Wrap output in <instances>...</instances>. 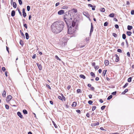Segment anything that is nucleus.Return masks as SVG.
<instances>
[{"mask_svg":"<svg viewBox=\"0 0 134 134\" xmlns=\"http://www.w3.org/2000/svg\"><path fill=\"white\" fill-rule=\"evenodd\" d=\"M2 70L3 72H4L5 71L6 69L5 67H3L2 68Z\"/></svg>","mask_w":134,"mask_h":134,"instance_id":"obj_55","label":"nucleus"},{"mask_svg":"<svg viewBox=\"0 0 134 134\" xmlns=\"http://www.w3.org/2000/svg\"><path fill=\"white\" fill-rule=\"evenodd\" d=\"M20 32L21 34V36L23 38H25V36L24 34L23 33L22 31L21 30H20Z\"/></svg>","mask_w":134,"mask_h":134,"instance_id":"obj_14","label":"nucleus"},{"mask_svg":"<svg viewBox=\"0 0 134 134\" xmlns=\"http://www.w3.org/2000/svg\"><path fill=\"white\" fill-rule=\"evenodd\" d=\"M76 91L77 93H81L82 92L81 90L79 89H77Z\"/></svg>","mask_w":134,"mask_h":134,"instance_id":"obj_35","label":"nucleus"},{"mask_svg":"<svg viewBox=\"0 0 134 134\" xmlns=\"http://www.w3.org/2000/svg\"><path fill=\"white\" fill-rule=\"evenodd\" d=\"M20 44L22 46H23L24 44V41L21 40H20L19 42Z\"/></svg>","mask_w":134,"mask_h":134,"instance_id":"obj_27","label":"nucleus"},{"mask_svg":"<svg viewBox=\"0 0 134 134\" xmlns=\"http://www.w3.org/2000/svg\"><path fill=\"white\" fill-rule=\"evenodd\" d=\"M36 65H37L39 70H41L42 69V65L41 64H39L38 63H37Z\"/></svg>","mask_w":134,"mask_h":134,"instance_id":"obj_11","label":"nucleus"},{"mask_svg":"<svg viewBox=\"0 0 134 134\" xmlns=\"http://www.w3.org/2000/svg\"><path fill=\"white\" fill-rule=\"evenodd\" d=\"M77 113H79V114L81 113V112L80 110L79 109L77 110L76 111Z\"/></svg>","mask_w":134,"mask_h":134,"instance_id":"obj_53","label":"nucleus"},{"mask_svg":"<svg viewBox=\"0 0 134 134\" xmlns=\"http://www.w3.org/2000/svg\"><path fill=\"white\" fill-rule=\"evenodd\" d=\"M122 38L124 40L126 38V35L125 34H123L122 35Z\"/></svg>","mask_w":134,"mask_h":134,"instance_id":"obj_37","label":"nucleus"},{"mask_svg":"<svg viewBox=\"0 0 134 134\" xmlns=\"http://www.w3.org/2000/svg\"><path fill=\"white\" fill-rule=\"evenodd\" d=\"M132 34V33L131 31H128L126 32V34L129 36H130Z\"/></svg>","mask_w":134,"mask_h":134,"instance_id":"obj_29","label":"nucleus"},{"mask_svg":"<svg viewBox=\"0 0 134 134\" xmlns=\"http://www.w3.org/2000/svg\"><path fill=\"white\" fill-rule=\"evenodd\" d=\"M27 10L28 12H29L30 9V6L28 5L27 7Z\"/></svg>","mask_w":134,"mask_h":134,"instance_id":"obj_40","label":"nucleus"},{"mask_svg":"<svg viewBox=\"0 0 134 134\" xmlns=\"http://www.w3.org/2000/svg\"><path fill=\"white\" fill-rule=\"evenodd\" d=\"M114 14L113 13H111L109 14V17L113 18L114 16Z\"/></svg>","mask_w":134,"mask_h":134,"instance_id":"obj_38","label":"nucleus"},{"mask_svg":"<svg viewBox=\"0 0 134 134\" xmlns=\"http://www.w3.org/2000/svg\"><path fill=\"white\" fill-rule=\"evenodd\" d=\"M6 50H7V51L8 52V54H9V47L6 46Z\"/></svg>","mask_w":134,"mask_h":134,"instance_id":"obj_51","label":"nucleus"},{"mask_svg":"<svg viewBox=\"0 0 134 134\" xmlns=\"http://www.w3.org/2000/svg\"><path fill=\"white\" fill-rule=\"evenodd\" d=\"M90 114H89V113H87L86 114V116L88 118V117H90Z\"/></svg>","mask_w":134,"mask_h":134,"instance_id":"obj_62","label":"nucleus"},{"mask_svg":"<svg viewBox=\"0 0 134 134\" xmlns=\"http://www.w3.org/2000/svg\"><path fill=\"white\" fill-rule=\"evenodd\" d=\"M58 14L59 15L63 14H64V11L63 10H60L58 11Z\"/></svg>","mask_w":134,"mask_h":134,"instance_id":"obj_9","label":"nucleus"},{"mask_svg":"<svg viewBox=\"0 0 134 134\" xmlns=\"http://www.w3.org/2000/svg\"><path fill=\"white\" fill-rule=\"evenodd\" d=\"M128 84H129L127 83H126V84H125V85H124V86H123V88H125L126 87L128 86Z\"/></svg>","mask_w":134,"mask_h":134,"instance_id":"obj_48","label":"nucleus"},{"mask_svg":"<svg viewBox=\"0 0 134 134\" xmlns=\"http://www.w3.org/2000/svg\"><path fill=\"white\" fill-rule=\"evenodd\" d=\"M52 122L53 125H54L55 127L56 128H57L58 127H57V125L56 124L55 122L53 121H52Z\"/></svg>","mask_w":134,"mask_h":134,"instance_id":"obj_32","label":"nucleus"},{"mask_svg":"<svg viewBox=\"0 0 134 134\" xmlns=\"http://www.w3.org/2000/svg\"><path fill=\"white\" fill-rule=\"evenodd\" d=\"M55 58L57 60H58L60 61H61L63 63H64V62L62 61L61 59H60L57 55H56L55 56Z\"/></svg>","mask_w":134,"mask_h":134,"instance_id":"obj_16","label":"nucleus"},{"mask_svg":"<svg viewBox=\"0 0 134 134\" xmlns=\"http://www.w3.org/2000/svg\"><path fill=\"white\" fill-rule=\"evenodd\" d=\"M96 108V107L95 106H92V110L93 111L94 110H95Z\"/></svg>","mask_w":134,"mask_h":134,"instance_id":"obj_41","label":"nucleus"},{"mask_svg":"<svg viewBox=\"0 0 134 134\" xmlns=\"http://www.w3.org/2000/svg\"><path fill=\"white\" fill-rule=\"evenodd\" d=\"M19 4L20 5H21L23 3L22 0H18Z\"/></svg>","mask_w":134,"mask_h":134,"instance_id":"obj_44","label":"nucleus"},{"mask_svg":"<svg viewBox=\"0 0 134 134\" xmlns=\"http://www.w3.org/2000/svg\"><path fill=\"white\" fill-rule=\"evenodd\" d=\"M23 114L25 115L27 114L28 113L26 109L23 110Z\"/></svg>","mask_w":134,"mask_h":134,"instance_id":"obj_23","label":"nucleus"},{"mask_svg":"<svg viewBox=\"0 0 134 134\" xmlns=\"http://www.w3.org/2000/svg\"><path fill=\"white\" fill-rule=\"evenodd\" d=\"M80 77V78L83 79H86L85 76L83 74H81L79 76Z\"/></svg>","mask_w":134,"mask_h":134,"instance_id":"obj_21","label":"nucleus"},{"mask_svg":"<svg viewBox=\"0 0 134 134\" xmlns=\"http://www.w3.org/2000/svg\"><path fill=\"white\" fill-rule=\"evenodd\" d=\"M2 95L3 97H5L6 96V92L4 90L3 93H2Z\"/></svg>","mask_w":134,"mask_h":134,"instance_id":"obj_17","label":"nucleus"},{"mask_svg":"<svg viewBox=\"0 0 134 134\" xmlns=\"http://www.w3.org/2000/svg\"><path fill=\"white\" fill-rule=\"evenodd\" d=\"M77 9H75V8H73L71 10H69L68 11V14H70V15L71 16V14H70V13H76L77 12Z\"/></svg>","mask_w":134,"mask_h":134,"instance_id":"obj_4","label":"nucleus"},{"mask_svg":"<svg viewBox=\"0 0 134 134\" xmlns=\"http://www.w3.org/2000/svg\"><path fill=\"white\" fill-rule=\"evenodd\" d=\"M26 38V40H28L29 38V35L27 32H26L25 33Z\"/></svg>","mask_w":134,"mask_h":134,"instance_id":"obj_20","label":"nucleus"},{"mask_svg":"<svg viewBox=\"0 0 134 134\" xmlns=\"http://www.w3.org/2000/svg\"><path fill=\"white\" fill-rule=\"evenodd\" d=\"M76 105L77 103L76 102H74L72 105V106L73 107H76Z\"/></svg>","mask_w":134,"mask_h":134,"instance_id":"obj_22","label":"nucleus"},{"mask_svg":"<svg viewBox=\"0 0 134 134\" xmlns=\"http://www.w3.org/2000/svg\"><path fill=\"white\" fill-rule=\"evenodd\" d=\"M13 5L14 8H15L17 7V4L15 2H13Z\"/></svg>","mask_w":134,"mask_h":134,"instance_id":"obj_18","label":"nucleus"},{"mask_svg":"<svg viewBox=\"0 0 134 134\" xmlns=\"http://www.w3.org/2000/svg\"><path fill=\"white\" fill-rule=\"evenodd\" d=\"M132 28H133V27L132 26H130V25H128L127 26V29L129 30H131V29H132Z\"/></svg>","mask_w":134,"mask_h":134,"instance_id":"obj_26","label":"nucleus"},{"mask_svg":"<svg viewBox=\"0 0 134 134\" xmlns=\"http://www.w3.org/2000/svg\"><path fill=\"white\" fill-rule=\"evenodd\" d=\"M90 75L91 76H93V77H96L94 73L93 72H91Z\"/></svg>","mask_w":134,"mask_h":134,"instance_id":"obj_30","label":"nucleus"},{"mask_svg":"<svg viewBox=\"0 0 134 134\" xmlns=\"http://www.w3.org/2000/svg\"><path fill=\"white\" fill-rule=\"evenodd\" d=\"M131 14L132 15H134V10H132L131 11Z\"/></svg>","mask_w":134,"mask_h":134,"instance_id":"obj_64","label":"nucleus"},{"mask_svg":"<svg viewBox=\"0 0 134 134\" xmlns=\"http://www.w3.org/2000/svg\"><path fill=\"white\" fill-rule=\"evenodd\" d=\"M36 54H34L33 55L32 58L33 59H34L36 58Z\"/></svg>","mask_w":134,"mask_h":134,"instance_id":"obj_60","label":"nucleus"},{"mask_svg":"<svg viewBox=\"0 0 134 134\" xmlns=\"http://www.w3.org/2000/svg\"><path fill=\"white\" fill-rule=\"evenodd\" d=\"M112 35L115 37H116L117 36V35L115 33H113Z\"/></svg>","mask_w":134,"mask_h":134,"instance_id":"obj_49","label":"nucleus"},{"mask_svg":"<svg viewBox=\"0 0 134 134\" xmlns=\"http://www.w3.org/2000/svg\"><path fill=\"white\" fill-rule=\"evenodd\" d=\"M90 39V37H86L85 39V40L86 42L88 43Z\"/></svg>","mask_w":134,"mask_h":134,"instance_id":"obj_36","label":"nucleus"},{"mask_svg":"<svg viewBox=\"0 0 134 134\" xmlns=\"http://www.w3.org/2000/svg\"><path fill=\"white\" fill-rule=\"evenodd\" d=\"M62 97V98L64 100V101L65 100V97L63 96V94H62L61 95Z\"/></svg>","mask_w":134,"mask_h":134,"instance_id":"obj_52","label":"nucleus"},{"mask_svg":"<svg viewBox=\"0 0 134 134\" xmlns=\"http://www.w3.org/2000/svg\"><path fill=\"white\" fill-rule=\"evenodd\" d=\"M100 11L102 12H104L105 11V9L104 8H101L100 9Z\"/></svg>","mask_w":134,"mask_h":134,"instance_id":"obj_39","label":"nucleus"},{"mask_svg":"<svg viewBox=\"0 0 134 134\" xmlns=\"http://www.w3.org/2000/svg\"><path fill=\"white\" fill-rule=\"evenodd\" d=\"M64 23L61 20H58L54 22L51 26L52 31L55 34L61 32L64 26Z\"/></svg>","mask_w":134,"mask_h":134,"instance_id":"obj_1","label":"nucleus"},{"mask_svg":"<svg viewBox=\"0 0 134 134\" xmlns=\"http://www.w3.org/2000/svg\"><path fill=\"white\" fill-rule=\"evenodd\" d=\"M58 98L59 99H60V100L63 101V99L62 97L60 96H59L58 97Z\"/></svg>","mask_w":134,"mask_h":134,"instance_id":"obj_59","label":"nucleus"},{"mask_svg":"<svg viewBox=\"0 0 134 134\" xmlns=\"http://www.w3.org/2000/svg\"><path fill=\"white\" fill-rule=\"evenodd\" d=\"M12 97L11 95L8 96L6 97V101L7 102H8L12 98Z\"/></svg>","mask_w":134,"mask_h":134,"instance_id":"obj_7","label":"nucleus"},{"mask_svg":"<svg viewBox=\"0 0 134 134\" xmlns=\"http://www.w3.org/2000/svg\"><path fill=\"white\" fill-rule=\"evenodd\" d=\"M104 63L105 65H108L109 64V61L108 60H105Z\"/></svg>","mask_w":134,"mask_h":134,"instance_id":"obj_25","label":"nucleus"},{"mask_svg":"<svg viewBox=\"0 0 134 134\" xmlns=\"http://www.w3.org/2000/svg\"><path fill=\"white\" fill-rule=\"evenodd\" d=\"M99 68V67L98 65L95 66H94V68L96 70L98 69Z\"/></svg>","mask_w":134,"mask_h":134,"instance_id":"obj_56","label":"nucleus"},{"mask_svg":"<svg viewBox=\"0 0 134 134\" xmlns=\"http://www.w3.org/2000/svg\"><path fill=\"white\" fill-rule=\"evenodd\" d=\"M99 124V122H98L96 123H94V124H91V126H94L96 125H98Z\"/></svg>","mask_w":134,"mask_h":134,"instance_id":"obj_15","label":"nucleus"},{"mask_svg":"<svg viewBox=\"0 0 134 134\" xmlns=\"http://www.w3.org/2000/svg\"><path fill=\"white\" fill-rule=\"evenodd\" d=\"M46 86L49 89L51 90V88L49 85H48L47 84H46Z\"/></svg>","mask_w":134,"mask_h":134,"instance_id":"obj_54","label":"nucleus"},{"mask_svg":"<svg viewBox=\"0 0 134 134\" xmlns=\"http://www.w3.org/2000/svg\"><path fill=\"white\" fill-rule=\"evenodd\" d=\"M115 56L116 57V58L115 60V61L117 62L119 61V58L117 54H115Z\"/></svg>","mask_w":134,"mask_h":134,"instance_id":"obj_24","label":"nucleus"},{"mask_svg":"<svg viewBox=\"0 0 134 134\" xmlns=\"http://www.w3.org/2000/svg\"><path fill=\"white\" fill-rule=\"evenodd\" d=\"M107 71V69H105L103 71V76H105Z\"/></svg>","mask_w":134,"mask_h":134,"instance_id":"obj_19","label":"nucleus"},{"mask_svg":"<svg viewBox=\"0 0 134 134\" xmlns=\"http://www.w3.org/2000/svg\"><path fill=\"white\" fill-rule=\"evenodd\" d=\"M64 20L66 23V24L67 26V27L68 29V32H69V27L70 28H71V20H72V18H71L70 19L67 18H65V15H64Z\"/></svg>","mask_w":134,"mask_h":134,"instance_id":"obj_2","label":"nucleus"},{"mask_svg":"<svg viewBox=\"0 0 134 134\" xmlns=\"http://www.w3.org/2000/svg\"><path fill=\"white\" fill-rule=\"evenodd\" d=\"M23 17L25 18L26 16V12L23 13Z\"/></svg>","mask_w":134,"mask_h":134,"instance_id":"obj_50","label":"nucleus"},{"mask_svg":"<svg viewBox=\"0 0 134 134\" xmlns=\"http://www.w3.org/2000/svg\"><path fill=\"white\" fill-rule=\"evenodd\" d=\"M131 80H132L131 77H130L127 80V81L129 82H130L131 81Z\"/></svg>","mask_w":134,"mask_h":134,"instance_id":"obj_47","label":"nucleus"},{"mask_svg":"<svg viewBox=\"0 0 134 134\" xmlns=\"http://www.w3.org/2000/svg\"><path fill=\"white\" fill-rule=\"evenodd\" d=\"M15 10H13L11 13V15L12 17H14L15 15Z\"/></svg>","mask_w":134,"mask_h":134,"instance_id":"obj_12","label":"nucleus"},{"mask_svg":"<svg viewBox=\"0 0 134 134\" xmlns=\"http://www.w3.org/2000/svg\"><path fill=\"white\" fill-rule=\"evenodd\" d=\"M83 14L85 16H86L87 18L89 19V20L91 21V20L90 18V15L88 14V12H83Z\"/></svg>","mask_w":134,"mask_h":134,"instance_id":"obj_6","label":"nucleus"},{"mask_svg":"<svg viewBox=\"0 0 134 134\" xmlns=\"http://www.w3.org/2000/svg\"><path fill=\"white\" fill-rule=\"evenodd\" d=\"M117 51L120 53H121L122 52V50L121 49H118Z\"/></svg>","mask_w":134,"mask_h":134,"instance_id":"obj_58","label":"nucleus"},{"mask_svg":"<svg viewBox=\"0 0 134 134\" xmlns=\"http://www.w3.org/2000/svg\"><path fill=\"white\" fill-rule=\"evenodd\" d=\"M60 4L59 2H57V3L55 4V6L56 7L58 6Z\"/></svg>","mask_w":134,"mask_h":134,"instance_id":"obj_63","label":"nucleus"},{"mask_svg":"<svg viewBox=\"0 0 134 134\" xmlns=\"http://www.w3.org/2000/svg\"><path fill=\"white\" fill-rule=\"evenodd\" d=\"M88 103L90 105H92L93 103V102L92 100H89L88 101Z\"/></svg>","mask_w":134,"mask_h":134,"instance_id":"obj_34","label":"nucleus"},{"mask_svg":"<svg viewBox=\"0 0 134 134\" xmlns=\"http://www.w3.org/2000/svg\"><path fill=\"white\" fill-rule=\"evenodd\" d=\"M17 9L18 10L20 15L21 16H22V13L20 11L18 7L17 8Z\"/></svg>","mask_w":134,"mask_h":134,"instance_id":"obj_28","label":"nucleus"},{"mask_svg":"<svg viewBox=\"0 0 134 134\" xmlns=\"http://www.w3.org/2000/svg\"><path fill=\"white\" fill-rule=\"evenodd\" d=\"M128 91V89H125V90H124V91L122 93V94H125Z\"/></svg>","mask_w":134,"mask_h":134,"instance_id":"obj_33","label":"nucleus"},{"mask_svg":"<svg viewBox=\"0 0 134 134\" xmlns=\"http://www.w3.org/2000/svg\"><path fill=\"white\" fill-rule=\"evenodd\" d=\"M93 26L92 23H91V32H93Z\"/></svg>","mask_w":134,"mask_h":134,"instance_id":"obj_13","label":"nucleus"},{"mask_svg":"<svg viewBox=\"0 0 134 134\" xmlns=\"http://www.w3.org/2000/svg\"><path fill=\"white\" fill-rule=\"evenodd\" d=\"M88 6L89 7H90L92 8V9L93 10H94L95 9V8L96 7V6L95 5H93L91 4H88Z\"/></svg>","mask_w":134,"mask_h":134,"instance_id":"obj_8","label":"nucleus"},{"mask_svg":"<svg viewBox=\"0 0 134 134\" xmlns=\"http://www.w3.org/2000/svg\"><path fill=\"white\" fill-rule=\"evenodd\" d=\"M116 91H115V92H112V93H111V94L113 95V96H114V95H115L116 94Z\"/></svg>","mask_w":134,"mask_h":134,"instance_id":"obj_57","label":"nucleus"},{"mask_svg":"<svg viewBox=\"0 0 134 134\" xmlns=\"http://www.w3.org/2000/svg\"><path fill=\"white\" fill-rule=\"evenodd\" d=\"M78 21V20L76 18H75L71 22V26H72V27H74L75 26L76 23L77 22V21Z\"/></svg>","mask_w":134,"mask_h":134,"instance_id":"obj_5","label":"nucleus"},{"mask_svg":"<svg viewBox=\"0 0 134 134\" xmlns=\"http://www.w3.org/2000/svg\"><path fill=\"white\" fill-rule=\"evenodd\" d=\"M108 24V23L107 21L105 22L104 23V25L105 26H107Z\"/></svg>","mask_w":134,"mask_h":134,"instance_id":"obj_42","label":"nucleus"},{"mask_svg":"<svg viewBox=\"0 0 134 134\" xmlns=\"http://www.w3.org/2000/svg\"><path fill=\"white\" fill-rule=\"evenodd\" d=\"M68 8V7L66 6V5H64L62 7V9H67Z\"/></svg>","mask_w":134,"mask_h":134,"instance_id":"obj_31","label":"nucleus"},{"mask_svg":"<svg viewBox=\"0 0 134 134\" xmlns=\"http://www.w3.org/2000/svg\"><path fill=\"white\" fill-rule=\"evenodd\" d=\"M68 41V38L66 37H64L63 38L62 43V47H64L66 45Z\"/></svg>","mask_w":134,"mask_h":134,"instance_id":"obj_3","label":"nucleus"},{"mask_svg":"<svg viewBox=\"0 0 134 134\" xmlns=\"http://www.w3.org/2000/svg\"><path fill=\"white\" fill-rule=\"evenodd\" d=\"M5 108L7 109H9V106L7 104H5Z\"/></svg>","mask_w":134,"mask_h":134,"instance_id":"obj_43","label":"nucleus"},{"mask_svg":"<svg viewBox=\"0 0 134 134\" xmlns=\"http://www.w3.org/2000/svg\"><path fill=\"white\" fill-rule=\"evenodd\" d=\"M115 28L116 29H118L119 27V26L117 24H116L115 25Z\"/></svg>","mask_w":134,"mask_h":134,"instance_id":"obj_61","label":"nucleus"},{"mask_svg":"<svg viewBox=\"0 0 134 134\" xmlns=\"http://www.w3.org/2000/svg\"><path fill=\"white\" fill-rule=\"evenodd\" d=\"M105 107L106 106L105 105H103L101 107V109L102 110H103L104 109Z\"/></svg>","mask_w":134,"mask_h":134,"instance_id":"obj_45","label":"nucleus"},{"mask_svg":"<svg viewBox=\"0 0 134 134\" xmlns=\"http://www.w3.org/2000/svg\"><path fill=\"white\" fill-rule=\"evenodd\" d=\"M23 26H24V27H25V28L26 29H27V24H26L24 23Z\"/></svg>","mask_w":134,"mask_h":134,"instance_id":"obj_46","label":"nucleus"},{"mask_svg":"<svg viewBox=\"0 0 134 134\" xmlns=\"http://www.w3.org/2000/svg\"><path fill=\"white\" fill-rule=\"evenodd\" d=\"M17 115L19 116L21 119L23 118V116L22 115L20 111H18L17 113Z\"/></svg>","mask_w":134,"mask_h":134,"instance_id":"obj_10","label":"nucleus"}]
</instances>
